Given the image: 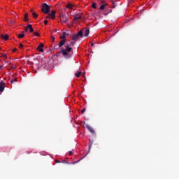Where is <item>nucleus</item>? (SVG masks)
<instances>
[{
    "label": "nucleus",
    "mask_w": 179,
    "mask_h": 179,
    "mask_svg": "<svg viewBox=\"0 0 179 179\" xmlns=\"http://www.w3.org/2000/svg\"><path fill=\"white\" fill-rule=\"evenodd\" d=\"M65 43H66V40L62 39L59 43V45H56L55 47L57 50L58 48L61 49V53L62 54L63 57L64 58H71L72 57V48H71V45L73 46V42H71L70 45H66L64 47H62L64 45H65Z\"/></svg>",
    "instance_id": "nucleus-1"
},
{
    "label": "nucleus",
    "mask_w": 179,
    "mask_h": 179,
    "mask_svg": "<svg viewBox=\"0 0 179 179\" xmlns=\"http://www.w3.org/2000/svg\"><path fill=\"white\" fill-rule=\"evenodd\" d=\"M41 11L45 15L50 13V11L51 10V7L46 3H43L41 6Z\"/></svg>",
    "instance_id": "nucleus-2"
},
{
    "label": "nucleus",
    "mask_w": 179,
    "mask_h": 179,
    "mask_svg": "<svg viewBox=\"0 0 179 179\" xmlns=\"http://www.w3.org/2000/svg\"><path fill=\"white\" fill-rule=\"evenodd\" d=\"M55 13H57V12L52 10L51 13H48V15L45 17V19H51L52 20H54V19H55Z\"/></svg>",
    "instance_id": "nucleus-3"
},
{
    "label": "nucleus",
    "mask_w": 179,
    "mask_h": 179,
    "mask_svg": "<svg viewBox=\"0 0 179 179\" xmlns=\"http://www.w3.org/2000/svg\"><path fill=\"white\" fill-rule=\"evenodd\" d=\"M62 22L63 23H68L69 22V15L68 14H64L62 16Z\"/></svg>",
    "instance_id": "nucleus-4"
},
{
    "label": "nucleus",
    "mask_w": 179,
    "mask_h": 179,
    "mask_svg": "<svg viewBox=\"0 0 179 179\" xmlns=\"http://www.w3.org/2000/svg\"><path fill=\"white\" fill-rule=\"evenodd\" d=\"M43 47H44V43H41L40 45H38L37 50L40 52H44V49H43Z\"/></svg>",
    "instance_id": "nucleus-5"
},
{
    "label": "nucleus",
    "mask_w": 179,
    "mask_h": 179,
    "mask_svg": "<svg viewBox=\"0 0 179 179\" xmlns=\"http://www.w3.org/2000/svg\"><path fill=\"white\" fill-rule=\"evenodd\" d=\"M5 90V83L3 81L0 82V92L2 93Z\"/></svg>",
    "instance_id": "nucleus-6"
},
{
    "label": "nucleus",
    "mask_w": 179,
    "mask_h": 179,
    "mask_svg": "<svg viewBox=\"0 0 179 179\" xmlns=\"http://www.w3.org/2000/svg\"><path fill=\"white\" fill-rule=\"evenodd\" d=\"M1 38H2V40H6V41H8V40H9V35L8 34H1L0 35Z\"/></svg>",
    "instance_id": "nucleus-7"
},
{
    "label": "nucleus",
    "mask_w": 179,
    "mask_h": 179,
    "mask_svg": "<svg viewBox=\"0 0 179 179\" xmlns=\"http://www.w3.org/2000/svg\"><path fill=\"white\" fill-rule=\"evenodd\" d=\"M79 36L76 34H73L72 35V40H73V41H78V38H79Z\"/></svg>",
    "instance_id": "nucleus-8"
},
{
    "label": "nucleus",
    "mask_w": 179,
    "mask_h": 179,
    "mask_svg": "<svg viewBox=\"0 0 179 179\" xmlns=\"http://www.w3.org/2000/svg\"><path fill=\"white\" fill-rule=\"evenodd\" d=\"M87 129L91 134H94V129H93V127H92L90 125H87Z\"/></svg>",
    "instance_id": "nucleus-9"
},
{
    "label": "nucleus",
    "mask_w": 179,
    "mask_h": 179,
    "mask_svg": "<svg viewBox=\"0 0 179 179\" xmlns=\"http://www.w3.org/2000/svg\"><path fill=\"white\" fill-rule=\"evenodd\" d=\"M90 33V29H85V31H84L85 37H87V36H89Z\"/></svg>",
    "instance_id": "nucleus-10"
},
{
    "label": "nucleus",
    "mask_w": 179,
    "mask_h": 179,
    "mask_svg": "<svg viewBox=\"0 0 179 179\" xmlns=\"http://www.w3.org/2000/svg\"><path fill=\"white\" fill-rule=\"evenodd\" d=\"M24 22H29V13L24 14Z\"/></svg>",
    "instance_id": "nucleus-11"
},
{
    "label": "nucleus",
    "mask_w": 179,
    "mask_h": 179,
    "mask_svg": "<svg viewBox=\"0 0 179 179\" xmlns=\"http://www.w3.org/2000/svg\"><path fill=\"white\" fill-rule=\"evenodd\" d=\"M82 17L80 16V15L77 14L76 16H74L73 17V20L76 21L78 20V19H80Z\"/></svg>",
    "instance_id": "nucleus-12"
},
{
    "label": "nucleus",
    "mask_w": 179,
    "mask_h": 179,
    "mask_svg": "<svg viewBox=\"0 0 179 179\" xmlns=\"http://www.w3.org/2000/svg\"><path fill=\"white\" fill-rule=\"evenodd\" d=\"M77 34L80 36V38H83V30H80Z\"/></svg>",
    "instance_id": "nucleus-13"
},
{
    "label": "nucleus",
    "mask_w": 179,
    "mask_h": 179,
    "mask_svg": "<svg viewBox=\"0 0 179 179\" xmlns=\"http://www.w3.org/2000/svg\"><path fill=\"white\" fill-rule=\"evenodd\" d=\"M66 37V32H63L62 36H60V38L62 40H65V38Z\"/></svg>",
    "instance_id": "nucleus-14"
},
{
    "label": "nucleus",
    "mask_w": 179,
    "mask_h": 179,
    "mask_svg": "<svg viewBox=\"0 0 179 179\" xmlns=\"http://www.w3.org/2000/svg\"><path fill=\"white\" fill-rule=\"evenodd\" d=\"M30 27H31V24H29L27 27H25L24 30L25 31H29V29H30Z\"/></svg>",
    "instance_id": "nucleus-15"
},
{
    "label": "nucleus",
    "mask_w": 179,
    "mask_h": 179,
    "mask_svg": "<svg viewBox=\"0 0 179 179\" xmlns=\"http://www.w3.org/2000/svg\"><path fill=\"white\" fill-rule=\"evenodd\" d=\"M24 31H22V34H18L17 37L18 38H23L24 37Z\"/></svg>",
    "instance_id": "nucleus-16"
},
{
    "label": "nucleus",
    "mask_w": 179,
    "mask_h": 179,
    "mask_svg": "<svg viewBox=\"0 0 179 179\" xmlns=\"http://www.w3.org/2000/svg\"><path fill=\"white\" fill-rule=\"evenodd\" d=\"M73 7V5H72L71 3H69L66 6V8H67L68 9H72Z\"/></svg>",
    "instance_id": "nucleus-17"
},
{
    "label": "nucleus",
    "mask_w": 179,
    "mask_h": 179,
    "mask_svg": "<svg viewBox=\"0 0 179 179\" xmlns=\"http://www.w3.org/2000/svg\"><path fill=\"white\" fill-rule=\"evenodd\" d=\"M106 6H107V4H103L99 7L100 10H103L105 9Z\"/></svg>",
    "instance_id": "nucleus-18"
},
{
    "label": "nucleus",
    "mask_w": 179,
    "mask_h": 179,
    "mask_svg": "<svg viewBox=\"0 0 179 179\" xmlns=\"http://www.w3.org/2000/svg\"><path fill=\"white\" fill-rule=\"evenodd\" d=\"M32 16L34 19H37V17H38V15L34 12L32 13Z\"/></svg>",
    "instance_id": "nucleus-19"
},
{
    "label": "nucleus",
    "mask_w": 179,
    "mask_h": 179,
    "mask_svg": "<svg viewBox=\"0 0 179 179\" xmlns=\"http://www.w3.org/2000/svg\"><path fill=\"white\" fill-rule=\"evenodd\" d=\"M92 8L93 9H96V8H97V3H96L95 2H93L92 5Z\"/></svg>",
    "instance_id": "nucleus-20"
},
{
    "label": "nucleus",
    "mask_w": 179,
    "mask_h": 179,
    "mask_svg": "<svg viewBox=\"0 0 179 179\" xmlns=\"http://www.w3.org/2000/svg\"><path fill=\"white\" fill-rule=\"evenodd\" d=\"M34 31V29L33 28V25L31 24V27H29V33H33Z\"/></svg>",
    "instance_id": "nucleus-21"
},
{
    "label": "nucleus",
    "mask_w": 179,
    "mask_h": 179,
    "mask_svg": "<svg viewBox=\"0 0 179 179\" xmlns=\"http://www.w3.org/2000/svg\"><path fill=\"white\" fill-rule=\"evenodd\" d=\"M80 75H82V72L79 71L75 74V76H76V78H79Z\"/></svg>",
    "instance_id": "nucleus-22"
},
{
    "label": "nucleus",
    "mask_w": 179,
    "mask_h": 179,
    "mask_svg": "<svg viewBox=\"0 0 179 179\" xmlns=\"http://www.w3.org/2000/svg\"><path fill=\"white\" fill-rule=\"evenodd\" d=\"M92 145H93V142H90V143L89 145V152H90V149H92Z\"/></svg>",
    "instance_id": "nucleus-23"
},
{
    "label": "nucleus",
    "mask_w": 179,
    "mask_h": 179,
    "mask_svg": "<svg viewBox=\"0 0 179 179\" xmlns=\"http://www.w3.org/2000/svg\"><path fill=\"white\" fill-rule=\"evenodd\" d=\"M34 36H36V37H40V34L38 32H34Z\"/></svg>",
    "instance_id": "nucleus-24"
},
{
    "label": "nucleus",
    "mask_w": 179,
    "mask_h": 179,
    "mask_svg": "<svg viewBox=\"0 0 179 179\" xmlns=\"http://www.w3.org/2000/svg\"><path fill=\"white\" fill-rule=\"evenodd\" d=\"M13 82H17V78H14L13 80H11L10 83H13Z\"/></svg>",
    "instance_id": "nucleus-25"
},
{
    "label": "nucleus",
    "mask_w": 179,
    "mask_h": 179,
    "mask_svg": "<svg viewBox=\"0 0 179 179\" xmlns=\"http://www.w3.org/2000/svg\"><path fill=\"white\" fill-rule=\"evenodd\" d=\"M85 111H86V108H83V110H81V113L83 114L85 113Z\"/></svg>",
    "instance_id": "nucleus-26"
},
{
    "label": "nucleus",
    "mask_w": 179,
    "mask_h": 179,
    "mask_svg": "<svg viewBox=\"0 0 179 179\" xmlns=\"http://www.w3.org/2000/svg\"><path fill=\"white\" fill-rule=\"evenodd\" d=\"M44 24L45 26H47V24H48V20H45Z\"/></svg>",
    "instance_id": "nucleus-27"
},
{
    "label": "nucleus",
    "mask_w": 179,
    "mask_h": 179,
    "mask_svg": "<svg viewBox=\"0 0 179 179\" xmlns=\"http://www.w3.org/2000/svg\"><path fill=\"white\" fill-rule=\"evenodd\" d=\"M1 57H3V58H7V55H6V54H3V55H1Z\"/></svg>",
    "instance_id": "nucleus-28"
},
{
    "label": "nucleus",
    "mask_w": 179,
    "mask_h": 179,
    "mask_svg": "<svg viewBox=\"0 0 179 179\" xmlns=\"http://www.w3.org/2000/svg\"><path fill=\"white\" fill-rule=\"evenodd\" d=\"M19 48H23V45H22V43H20V45H19Z\"/></svg>",
    "instance_id": "nucleus-29"
},
{
    "label": "nucleus",
    "mask_w": 179,
    "mask_h": 179,
    "mask_svg": "<svg viewBox=\"0 0 179 179\" xmlns=\"http://www.w3.org/2000/svg\"><path fill=\"white\" fill-rule=\"evenodd\" d=\"M52 42L55 41V37L52 36Z\"/></svg>",
    "instance_id": "nucleus-30"
},
{
    "label": "nucleus",
    "mask_w": 179,
    "mask_h": 179,
    "mask_svg": "<svg viewBox=\"0 0 179 179\" xmlns=\"http://www.w3.org/2000/svg\"><path fill=\"white\" fill-rule=\"evenodd\" d=\"M16 51H17V49H16V48H14V49L13 50V52H16Z\"/></svg>",
    "instance_id": "nucleus-31"
},
{
    "label": "nucleus",
    "mask_w": 179,
    "mask_h": 179,
    "mask_svg": "<svg viewBox=\"0 0 179 179\" xmlns=\"http://www.w3.org/2000/svg\"><path fill=\"white\" fill-rule=\"evenodd\" d=\"M47 64V62H45L44 63V65H45V66H44V68H47V64Z\"/></svg>",
    "instance_id": "nucleus-32"
},
{
    "label": "nucleus",
    "mask_w": 179,
    "mask_h": 179,
    "mask_svg": "<svg viewBox=\"0 0 179 179\" xmlns=\"http://www.w3.org/2000/svg\"><path fill=\"white\" fill-rule=\"evenodd\" d=\"M69 155H70V156H72V151H69Z\"/></svg>",
    "instance_id": "nucleus-33"
},
{
    "label": "nucleus",
    "mask_w": 179,
    "mask_h": 179,
    "mask_svg": "<svg viewBox=\"0 0 179 179\" xmlns=\"http://www.w3.org/2000/svg\"><path fill=\"white\" fill-rule=\"evenodd\" d=\"M56 162H57V163H61V162L59 161V160H56Z\"/></svg>",
    "instance_id": "nucleus-34"
},
{
    "label": "nucleus",
    "mask_w": 179,
    "mask_h": 179,
    "mask_svg": "<svg viewBox=\"0 0 179 179\" xmlns=\"http://www.w3.org/2000/svg\"><path fill=\"white\" fill-rule=\"evenodd\" d=\"M92 47H94V43L91 44Z\"/></svg>",
    "instance_id": "nucleus-35"
},
{
    "label": "nucleus",
    "mask_w": 179,
    "mask_h": 179,
    "mask_svg": "<svg viewBox=\"0 0 179 179\" xmlns=\"http://www.w3.org/2000/svg\"><path fill=\"white\" fill-rule=\"evenodd\" d=\"M0 69H2V66H0Z\"/></svg>",
    "instance_id": "nucleus-36"
},
{
    "label": "nucleus",
    "mask_w": 179,
    "mask_h": 179,
    "mask_svg": "<svg viewBox=\"0 0 179 179\" xmlns=\"http://www.w3.org/2000/svg\"><path fill=\"white\" fill-rule=\"evenodd\" d=\"M31 12L33 13V10H31Z\"/></svg>",
    "instance_id": "nucleus-37"
},
{
    "label": "nucleus",
    "mask_w": 179,
    "mask_h": 179,
    "mask_svg": "<svg viewBox=\"0 0 179 179\" xmlns=\"http://www.w3.org/2000/svg\"><path fill=\"white\" fill-rule=\"evenodd\" d=\"M12 69H15V67L13 66Z\"/></svg>",
    "instance_id": "nucleus-38"
},
{
    "label": "nucleus",
    "mask_w": 179,
    "mask_h": 179,
    "mask_svg": "<svg viewBox=\"0 0 179 179\" xmlns=\"http://www.w3.org/2000/svg\"><path fill=\"white\" fill-rule=\"evenodd\" d=\"M76 162H73V164H75Z\"/></svg>",
    "instance_id": "nucleus-39"
},
{
    "label": "nucleus",
    "mask_w": 179,
    "mask_h": 179,
    "mask_svg": "<svg viewBox=\"0 0 179 179\" xmlns=\"http://www.w3.org/2000/svg\"><path fill=\"white\" fill-rule=\"evenodd\" d=\"M5 64H8V62H5Z\"/></svg>",
    "instance_id": "nucleus-40"
},
{
    "label": "nucleus",
    "mask_w": 179,
    "mask_h": 179,
    "mask_svg": "<svg viewBox=\"0 0 179 179\" xmlns=\"http://www.w3.org/2000/svg\"><path fill=\"white\" fill-rule=\"evenodd\" d=\"M112 3H114V1H112Z\"/></svg>",
    "instance_id": "nucleus-41"
},
{
    "label": "nucleus",
    "mask_w": 179,
    "mask_h": 179,
    "mask_svg": "<svg viewBox=\"0 0 179 179\" xmlns=\"http://www.w3.org/2000/svg\"><path fill=\"white\" fill-rule=\"evenodd\" d=\"M11 23H13V21H11Z\"/></svg>",
    "instance_id": "nucleus-42"
},
{
    "label": "nucleus",
    "mask_w": 179,
    "mask_h": 179,
    "mask_svg": "<svg viewBox=\"0 0 179 179\" xmlns=\"http://www.w3.org/2000/svg\"><path fill=\"white\" fill-rule=\"evenodd\" d=\"M0 50H1V48H0Z\"/></svg>",
    "instance_id": "nucleus-43"
},
{
    "label": "nucleus",
    "mask_w": 179,
    "mask_h": 179,
    "mask_svg": "<svg viewBox=\"0 0 179 179\" xmlns=\"http://www.w3.org/2000/svg\"><path fill=\"white\" fill-rule=\"evenodd\" d=\"M101 1H103V0H101Z\"/></svg>",
    "instance_id": "nucleus-44"
}]
</instances>
